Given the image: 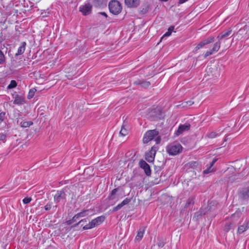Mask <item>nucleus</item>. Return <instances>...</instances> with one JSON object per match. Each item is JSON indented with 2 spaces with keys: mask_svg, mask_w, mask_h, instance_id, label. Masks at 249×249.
<instances>
[{
  "mask_svg": "<svg viewBox=\"0 0 249 249\" xmlns=\"http://www.w3.org/2000/svg\"><path fill=\"white\" fill-rule=\"evenodd\" d=\"M249 228V221L248 220L245 221V222L239 226L237 233L238 234H242L244 231H246Z\"/></svg>",
  "mask_w": 249,
  "mask_h": 249,
  "instance_id": "obj_13",
  "label": "nucleus"
},
{
  "mask_svg": "<svg viewBox=\"0 0 249 249\" xmlns=\"http://www.w3.org/2000/svg\"><path fill=\"white\" fill-rule=\"evenodd\" d=\"M185 104V105H184L183 106H191L194 103L191 101H189L188 102H186L185 103H184Z\"/></svg>",
  "mask_w": 249,
  "mask_h": 249,
  "instance_id": "obj_34",
  "label": "nucleus"
},
{
  "mask_svg": "<svg viewBox=\"0 0 249 249\" xmlns=\"http://www.w3.org/2000/svg\"><path fill=\"white\" fill-rule=\"evenodd\" d=\"M174 28H175V27L174 26H170L168 29V31L167 32H166L164 34V35L162 36V37H161V39L163 38V37H167V36H171L172 32L174 31Z\"/></svg>",
  "mask_w": 249,
  "mask_h": 249,
  "instance_id": "obj_22",
  "label": "nucleus"
},
{
  "mask_svg": "<svg viewBox=\"0 0 249 249\" xmlns=\"http://www.w3.org/2000/svg\"><path fill=\"white\" fill-rule=\"evenodd\" d=\"M166 150L170 155H176L182 151V147L179 143L173 142L167 146Z\"/></svg>",
  "mask_w": 249,
  "mask_h": 249,
  "instance_id": "obj_3",
  "label": "nucleus"
},
{
  "mask_svg": "<svg viewBox=\"0 0 249 249\" xmlns=\"http://www.w3.org/2000/svg\"><path fill=\"white\" fill-rule=\"evenodd\" d=\"M145 85L147 86H149V85H150V83L149 82H146L145 83Z\"/></svg>",
  "mask_w": 249,
  "mask_h": 249,
  "instance_id": "obj_42",
  "label": "nucleus"
},
{
  "mask_svg": "<svg viewBox=\"0 0 249 249\" xmlns=\"http://www.w3.org/2000/svg\"><path fill=\"white\" fill-rule=\"evenodd\" d=\"M239 215V213H234L231 216V220L232 221V223H231L230 225H228V223H227L225 227V230L226 231H228L231 229V225L238 223L240 221L241 218H240Z\"/></svg>",
  "mask_w": 249,
  "mask_h": 249,
  "instance_id": "obj_9",
  "label": "nucleus"
},
{
  "mask_svg": "<svg viewBox=\"0 0 249 249\" xmlns=\"http://www.w3.org/2000/svg\"><path fill=\"white\" fill-rule=\"evenodd\" d=\"M36 91V90L35 88H32V89H30L29 91V93H28V94L27 96V98L29 99L32 98L34 97Z\"/></svg>",
  "mask_w": 249,
  "mask_h": 249,
  "instance_id": "obj_23",
  "label": "nucleus"
},
{
  "mask_svg": "<svg viewBox=\"0 0 249 249\" xmlns=\"http://www.w3.org/2000/svg\"><path fill=\"white\" fill-rule=\"evenodd\" d=\"M26 43L25 42L21 43V45L19 47L17 53H16V55H19L23 54L25 50Z\"/></svg>",
  "mask_w": 249,
  "mask_h": 249,
  "instance_id": "obj_16",
  "label": "nucleus"
},
{
  "mask_svg": "<svg viewBox=\"0 0 249 249\" xmlns=\"http://www.w3.org/2000/svg\"><path fill=\"white\" fill-rule=\"evenodd\" d=\"M214 40V37L213 36H210L202 41H201L195 48V51L202 48L204 46L213 42Z\"/></svg>",
  "mask_w": 249,
  "mask_h": 249,
  "instance_id": "obj_7",
  "label": "nucleus"
},
{
  "mask_svg": "<svg viewBox=\"0 0 249 249\" xmlns=\"http://www.w3.org/2000/svg\"><path fill=\"white\" fill-rule=\"evenodd\" d=\"M6 136L3 134L1 133L0 134V141H3L5 139Z\"/></svg>",
  "mask_w": 249,
  "mask_h": 249,
  "instance_id": "obj_35",
  "label": "nucleus"
},
{
  "mask_svg": "<svg viewBox=\"0 0 249 249\" xmlns=\"http://www.w3.org/2000/svg\"><path fill=\"white\" fill-rule=\"evenodd\" d=\"M125 125L123 124L120 131V135L124 137L128 134L129 130L125 128Z\"/></svg>",
  "mask_w": 249,
  "mask_h": 249,
  "instance_id": "obj_21",
  "label": "nucleus"
},
{
  "mask_svg": "<svg viewBox=\"0 0 249 249\" xmlns=\"http://www.w3.org/2000/svg\"><path fill=\"white\" fill-rule=\"evenodd\" d=\"M17 82H16V81L12 80L10 82V84L8 86V88L9 89H13V88H15L17 86Z\"/></svg>",
  "mask_w": 249,
  "mask_h": 249,
  "instance_id": "obj_26",
  "label": "nucleus"
},
{
  "mask_svg": "<svg viewBox=\"0 0 249 249\" xmlns=\"http://www.w3.org/2000/svg\"><path fill=\"white\" fill-rule=\"evenodd\" d=\"M4 62H5L4 55L0 56V64H3Z\"/></svg>",
  "mask_w": 249,
  "mask_h": 249,
  "instance_id": "obj_33",
  "label": "nucleus"
},
{
  "mask_svg": "<svg viewBox=\"0 0 249 249\" xmlns=\"http://www.w3.org/2000/svg\"><path fill=\"white\" fill-rule=\"evenodd\" d=\"M45 208L46 210H48L50 208V206L47 205L45 206Z\"/></svg>",
  "mask_w": 249,
  "mask_h": 249,
  "instance_id": "obj_38",
  "label": "nucleus"
},
{
  "mask_svg": "<svg viewBox=\"0 0 249 249\" xmlns=\"http://www.w3.org/2000/svg\"><path fill=\"white\" fill-rule=\"evenodd\" d=\"M188 0H178V3L181 4H183L184 3V2H186Z\"/></svg>",
  "mask_w": 249,
  "mask_h": 249,
  "instance_id": "obj_37",
  "label": "nucleus"
},
{
  "mask_svg": "<svg viewBox=\"0 0 249 249\" xmlns=\"http://www.w3.org/2000/svg\"><path fill=\"white\" fill-rule=\"evenodd\" d=\"M117 189H114L112 191L110 195L108 196L109 200H115L116 201L118 200L119 198L116 196V193L117 192Z\"/></svg>",
  "mask_w": 249,
  "mask_h": 249,
  "instance_id": "obj_20",
  "label": "nucleus"
},
{
  "mask_svg": "<svg viewBox=\"0 0 249 249\" xmlns=\"http://www.w3.org/2000/svg\"><path fill=\"white\" fill-rule=\"evenodd\" d=\"M5 113L1 112L0 113V124L4 120L5 118Z\"/></svg>",
  "mask_w": 249,
  "mask_h": 249,
  "instance_id": "obj_30",
  "label": "nucleus"
},
{
  "mask_svg": "<svg viewBox=\"0 0 249 249\" xmlns=\"http://www.w3.org/2000/svg\"><path fill=\"white\" fill-rule=\"evenodd\" d=\"M125 4L129 7H136L140 3L139 0H125Z\"/></svg>",
  "mask_w": 249,
  "mask_h": 249,
  "instance_id": "obj_14",
  "label": "nucleus"
},
{
  "mask_svg": "<svg viewBox=\"0 0 249 249\" xmlns=\"http://www.w3.org/2000/svg\"><path fill=\"white\" fill-rule=\"evenodd\" d=\"M219 135V134L215 132H211L207 134V137L209 138H214Z\"/></svg>",
  "mask_w": 249,
  "mask_h": 249,
  "instance_id": "obj_24",
  "label": "nucleus"
},
{
  "mask_svg": "<svg viewBox=\"0 0 249 249\" xmlns=\"http://www.w3.org/2000/svg\"><path fill=\"white\" fill-rule=\"evenodd\" d=\"M144 231V229L143 228H141L139 229L135 238L136 240L140 241L142 239L143 236Z\"/></svg>",
  "mask_w": 249,
  "mask_h": 249,
  "instance_id": "obj_19",
  "label": "nucleus"
},
{
  "mask_svg": "<svg viewBox=\"0 0 249 249\" xmlns=\"http://www.w3.org/2000/svg\"><path fill=\"white\" fill-rule=\"evenodd\" d=\"M104 216H100L91 220L89 224L86 225L83 227L84 230L91 229L101 224L105 220Z\"/></svg>",
  "mask_w": 249,
  "mask_h": 249,
  "instance_id": "obj_4",
  "label": "nucleus"
},
{
  "mask_svg": "<svg viewBox=\"0 0 249 249\" xmlns=\"http://www.w3.org/2000/svg\"><path fill=\"white\" fill-rule=\"evenodd\" d=\"M14 104L17 105H22L25 102V99L23 96H20L19 95L16 94L14 97Z\"/></svg>",
  "mask_w": 249,
  "mask_h": 249,
  "instance_id": "obj_15",
  "label": "nucleus"
},
{
  "mask_svg": "<svg viewBox=\"0 0 249 249\" xmlns=\"http://www.w3.org/2000/svg\"><path fill=\"white\" fill-rule=\"evenodd\" d=\"M92 6L89 3H87L84 5L80 7V11H81L84 15H89L91 11Z\"/></svg>",
  "mask_w": 249,
  "mask_h": 249,
  "instance_id": "obj_12",
  "label": "nucleus"
},
{
  "mask_svg": "<svg viewBox=\"0 0 249 249\" xmlns=\"http://www.w3.org/2000/svg\"><path fill=\"white\" fill-rule=\"evenodd\" d=\"M64 196V193L62 191H58L54 196V201L56 203L59 202Z\"/></svg>",
  "mask_w": 249,
  "mask_h": 249,
  "instance_id": "obj_17",
  "label": "nucleus"
},
{
  "mask_svg": "<svg viewBox=\"0 0 249 249\" xmlns=\"http://www.w3.org/2000/svg\"><path fill=\"white\" fill-rule=\"evenodd\" d=\"M129 202H130V199L128 198H126L121 203L124 206L127 204Z\"/></svg>",
  "mask_w": 249,
  "mask_h": 249,
  "instance_id": "obj_31",
  "label": "nucleus"
},
{
  "mask_svg": "<svg viewBox=\"0 0 249 249\" xmlns=\"http://www.w3.org/2000/svg\"><path fill=\"white\" fill-rule=\"evenodd\" d=\"M206 211H205L203 210V208H202L199 212L195 213V215L198 216L199 215H204L206 214Z\"/></svg>",
  "mask_w": 249,
  "mask_h": 249,
  "instance_id": "obj_27",
  "label": "nucleus"
},
{
  "mask_svg": "<svg viewBox=\"0 0 249 249\" xmlns=\"http://www.w3.org/2000/svg\"><path fill=\"white\" fill-rule=\"evenodd\" d=\"M21 126L23 127H29L30 125L33 124V123L32 122H23L21 123Z\"/></svg>",
  "mask_w": 249,
  "mask_h": 249,
  "instance_id": "obj_25",
  "label": "nucleus"
},
{
  "mask_svg": "<svg viewBox=\"0 0 249 249\" xmlns=\"http://www.w3.org/2000/svg\"><path fill=\"white\" fill-rule=\"evenodd\" d=\"M190 128V125L189 124H185L182 125H180L175 133L176 135L179 136L184 132L188 131Z\"/></svg>",
  "mask_w": 249,
  "mask_h": 249,
  "instance_id": "obj_11",
  "label": "nucleus"
},
{
  "mask_svg": "<svg viewBox=\"0 0 249 249\" xmlns=\"http://www.w3.org/2000/svg\"><path fill=\"white\" fill-rule=\"evenodd\" d=\"M164 243L162 241H160L158 243V246L159 247L162 248L164 246Z\"/></svg>",
  "mask_w": 249,
  "mask_h": 249,
  "instance_id": "obj_36",
  "label": "nucleus"
},
{
  "mask_svg": "<svg viewBox=\"0 0 249 249\" xmlns=\"http://www.w3.org/2000/svg\"><path fill=\"white\" fill-rule=\"evenodd\" d=\"M231 30L229 29L227 31H224L220 33L217 36V41L213 45L212 48L208 50L204 54V57H207L212 55L218 51L220 48L221 41L227 37H228L231 33Z\"/></svg>",
  "mask_w": 249,
  "mask_h": 249,
  "instance_id": "obj_1",
  "label": "nucleus"
},
{
  "mask_svg": "<svg viewBox=\"0 0 249 249\" xmlns=\"http://www.w3.org/2000/svg\"><path fill=\"white\" fill-rule=\"evenodd\" d=\"M31 200L32 199L30 197H25L22 201L24 204H28L31 201Z\"/></svg>",
  "mask_w": 249,
  "mask_h": 249,
  "instance_id": "obj_29",
  "label": "nucleus"
},
{
  "mask_svg": "<svg viewBox=\"0 0 249 249\" xmlns=\"http://www.w3.org/2000/svg\"><path fill=\"white\" fill-rule=\"evenodd\" d=\"M111 13L114 15L118 14L122 10V6L120 3L115 0L111 1L108 5Z\"/></svg>",
  "mask_w": 249,
  "mask_h": 249,
  "instance_id": "obj_5",
  "label": "nucleus"
},
{
  "mask_svg": "<svg viewBox=\"0 0 249 249\" xmlns=\"http://www.w3.org/2000/svg\"><path fill=\"white\" fill-rule=\"evenodd\" d=\"M86 221L85 219H82V220H80V221L78 222V223L77 224H80L81 222H83V221Z\"/></svg>",
  "mask_w": 249,
  "mask_h": 249,
  "instance_id": "obj_41",
  "label": "nucleus"
},
{
  "mask_svg": "<svg viewBox=\"0 0 249 249\" xmlns=\"http://www.w3.org/2000/svg\"><path fill=\"white\" fill-rule=\"evenodd\" d=\"M140 167L143 169L147 176H150L151 173L149 165L143 160H141L139 162Z\"/></svg>",
  "mask_w": 249,
  "mask_h": 249,
  "instance_id": "obj_10",
  "label": "nucleus"
},
{
  "mask_svg": "<svg viewBox=\"0 0 249 249\" xmlns=\"http://www.w3.org/2000/svg\"><path fill=\"white\" fill-rule=\"evenodd\" d=\"M194 202V198L192 197L189 198L186 202V206L187 207V206H189L190 205L193 204Z\"/></svg>",
  "mask_w": 249,
  "mask_h": 249,
  "instance_id": "obj_28",
  "label": "nucleus"
},
{
  "mask_svg": "<svg viewBox=\"0 0 249 249\" xmlns=\"http://www.w3.org/2000/svg\"><path fill=\"white\" fill-rule=\"evenodd\" d=\"M4 56V54L0 50V56Z\"/></svg>",
  "mask_w": 249,
  "mask_h": 249,
  "instance_id": "obj_39",
  "label": "nucleus"
},
{
  "mask_svg": "<svg viewBox=\"0 0 249 249\" xmlns=\"http://www.w3.org/2000/svg\"><path fill=\"white\" fill-rule=\"evenodd\" d=\"M216 160L214 159L213 160L212 162L211 163V165L209 167H208L207 169L203 171V173L204 174H207L210 173H212L215 171L213 168H212L215 162H216Z\"/></svg>",
  "mask_w": 249,
  "mask_h": 249,
  "instance_id": "obj_18",
  "label": "nucleus"
},
{
  "mask_svg": "<svg viewBox=\"0 0 249 249\" xmlns=\"http://www.w3.org/2000/svg\"><path fill=\"white\" fill-rule=\"evenodd\" d=\"M160 137L159 135V132L156 130L147 131L144 135L143 142L144 143L153 140L156 144H158L160 141Z\"/></svg>",
  "mask_w": 249,
  "mask_h": 249,
  "instance_id": "obj_2",
  "label": "nucleus"
},
{
  "mask_svg": "<svg viewBox=\"0 0 249 249\" xmlns=\"http://www.w3.org/2000/svg\"><path fill=\"white\" fill-rule=\"evenodd\" d=\"M101 14L102 15H104V16H106V17H107V14H106L105 12H102V13H101Z\"/></svg>",
  "mask_w": 249,
  "mask_h": 249,
  "instance_id": "obj_40",
  "label": "nucleus"
},
{
  "mask_svg": "<svg viewBox=\"0 0 249 249\" xmlns=\"http://www.w3.org/2000/svg\"><path fill=\"white\" fill-rule=\"evenodd\" d=\"M156 148L153 146L151 149L147 152L145 155V159L149 162H152L154 160L156 153Z\"/></svg>",
  "mask_w": 249,
  "mask_h": 249,
  "instance_id": "obj_8",
  "label": "nucleus"
},
{
  "mask_svg": "<svg viewBox=\"0 0 249 249\" xmlns=\"http://www.w3.org/2000/svg\"><path fill=\"white\" fill-rule=\"evenodd\" d=\"M93 214L92 213V210L90 209L89 210H85L76 214H75L72 218V220L74 222L76 221L77 219L81 217H83L87 216H91Z\"/></svg>",
  "mask_w": 249,
  "mask_h": 249,
  "instance_id": "obj_6",
  "label": "nucleus"
},
{
  "mask_svg": "<svg viewBox=\"0 0 249 249\" xmlns=\"http://www.w3.org/2000/svg\"><path fill=\"white\" fill-rule=\"evenodd\" d=\"M123 206V205H122L121 203H120L117 206H116V207H115L113 208V211H116L120 209Z\"/></svg>",
  "mask_w": 249,
  "mask_h": 249,
  "instance_id": "obj_32",
  "label": "nucleus"
}]
</instances>
